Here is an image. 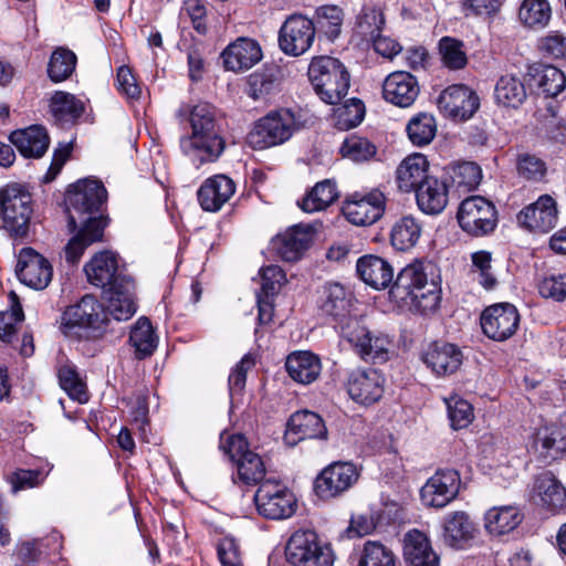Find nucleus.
Returning <instances> with one entry per match:
<instances>
[{
    "label": "nucleus",
    "mask_w": 566,
    "mask_h": 566,
    "mask_svg": "<svg viewBox=\"0 0 566 566\" xmlns=\"http://www.w3.org/2000/svg\"><path fill=\"white\" fill-rule=\"evenodd\" d=\"M338 197L336 185L331 180L317 182L312 190L298 203L300 208L313 213L322 211L331 206Z\"/></svg>",
    "instance_id": "a18cd8bd"
},
{
    "label": "nucleus",
    "mask_w": 566,
    "mask_h": 566,
    "mask_svg": "<svg viewBox=\"0 0 566 566\" xmlns=\"http://www.w3.org/2000/svg\"><path fill=\"white\" fill-rule=\"evenodd\" d=\"M261 290L258 294L266 297H274L282 284L285 282V274L277 265H268L261 269Z\"/></svg>",
    "instance_id": "e2e57ef3"
},
{
    "label": "nucleus",
    "mask_w": 566,
    "mask_h": 566,
    "mask_svg": "<svg viewBox=\"0 0 566 566\" xmlns=\"http://www.w3.org/2000/svg\"><path fill=\"white\" fill-rule=\"evenodd\" d=\"M538 291L543 297L558 302L564 301L566 298V273L544 277L538 285Z\"/></svg>",
    "instance_id": "338daca9"
},
{
    "label": "nucleus",
    "mask_w": 566,
    "mask_h": 566,
    "mask_svg": "<svg viewBox=\"0 0 566 566\" xmlns=\"http://www.w3.org/2000/svg\"><path fill=\"white\" fill-rule=\"evenodd\" d=\"M389 293L400 306L423 315L433 314L442 298L440 276L431 262L416 261L398 273Z\"/></svg>",
    "instance_id": "7ed1b4c3"
},
{
    "label": "nucleus",
    "mask_w": 566,
    "mask_h": 566,
    "mask_svg": "<svg viewBox=\"0 0 566 566\" xmlns=\"http://www.w3.org/2000/svg\"><path fill=\"white\" fill-rule=\"evenodd\" d=\"M235 191L234 182L224 175H217L207 179L198 190V200L201 208L216 212L229 201Z\"/></svg>",
    "instance_id": "c85d7f7f"
},
{
    "label": "nucleus",
    "mask_w": 566,
    "mask_h": 566,
    "mask_svg": "<svg viewBox=\"0 0 566 566\" xmlns=\"http://www.w3.org/2000/svg\"><path fill=\"white\" fill-rule=\"evenodd\" d=\"M539 48L554 59L566 57V36L559 32H551L541 40Z\"/></svg>",
    "instance_id": "774afa93"
},
{
    "label": "nucleus",
    "mask_w": 566,
    "mask_h": 566,
    "mask_svg": "<svg viewBox=\"0 0 566 566\" xmlns=\"http://www.w3.org/2000/svg\"><path fill=\"white\" fill-rule=\"evenodd\" d=\"M13 304L10 311L0 313V339L4 343H11L17 333V324L24 315L15 294L12 292Z\"/></svg>",
    "instance_id": "680f3d73"
},
{
    "label": "nucleus",
    "mask_w": 566,
    "mask_h": 566,
    "mask_svg": "<svg viewBox=\"0 0 566 566\" xmlns=\"http://www.w3.org/2000/svg\"><path fill=\"white\" fill-rule=\"evenodd\" d=\"M76 55L69 49H56L49 61L48 74L53 82H62L75 70Z\"/></svg>",
    "instance_id": "864d4df0"
},
{
    "label": "nucleus",
    "mask_w": 566,
    "mask_h": 566,
    "mask_svg": "<svg viewBox=\"0 0 566 566\" xmlns=\"http://www.w3.org/2000/svg\"><path fill=\"white\" fill-rule=\"evenodd\" d=\"M534 493L542 505L557 511L566 505V489L551 472L539 474L534 482Z\"/></svg>",
    "instance_id": "4c0bfd02"
},
{
    "label": "nucleus",
    "mask_w": 566,
    "mask_h": 566,
    "mask_svg": "<svg viewBox=\"0 0 566 566\" xmlns=\"http://www.w3.org/2000/svg\"><path fill=\"white\" fill-rule=\"evenodd\" d=\"M476 532L474 523L463 511L449 513L443 518V542L457 549L464 548Z\"/></svg>",
    "instance_id": "7c9ffc66"
},
{
    "label": "nucleus",
    "mask_w": 566,
    "mask_h": 566,
    "mask_svg": "<svg viewBox=\"0 0 566 566\" xmlns=\"http://www.w3.org/2000/svg\"><path fill=\"white\" fill-rule=\"evenodd\" d=\"M460 489L455 470L437 471L421 488L420 499L424 506L442 509L454 500Z\"/></svg>",
    "instance_id": "2eb2a0df"
},
{
    "label": "nucleus",
    "mask_w": 566,
    "mask_h": 566,
    "mask_svg": "<svg viewBox=\"0 0 566 566\" xmlns=\"http://www.w3.org/2000/svg\"><path fill=\"white\" fill-rule=\"evenodd\" d=\"M307 74L315 93L326 104L335 105L348 93L350 75L346 66L336 57L328 55L313 57Z\"/></svg>",
    "instance_id": "20e7f679"
},
{
    "label": "nucleus",
    "mask_w": 566,
    "mask_h": 566,
    "mask_svg": "<svg viewBox=\"0 0 566 566\" xmlns=\"http://www.w3.org/2000/svg\"><path fill=\"white\" fill-rule=\"evenodd\" d=\"M0 213L3 228L13 240L28 238L33 209L31 193L24 186L11 184L0 190Z\"/></svg>",
    "instance_id": "423d86ee"
},
{
    "label": "nucleus",
    "mask_w": 566,
    "mask_h": 566,
    "mask_svg": "<svg viewBox=\"0 0 566 566\" xmlns=\"http://www.w3.org/2000/svg\"><path fill=\"white\" fill-rule=\"evenodd\" d=\"M129 343L135 348L136 357L143 359L154 353L158 338L147 317H139L130 331Z\"/></svg>",
    "instance_id": "de8ad7c7"
},
{
    "label": "nucleus",
    "mask_w": 566,
    "mask_h": 566,
    "mask_svg": "<svg viewBox=\"0 0 566 566\" xmlns=\"http://www.w3.org/2000/svg\"><path fill=\"white\" fill-rule=\"evenodd\" d=\"M516 169L518 175L527 180H538L546 171L545 163L530 154H521L518 156Z\"/></svg>",
    "instance_id": "0e129e2a"
},
{
    "label": "nucleus",
    "mask_w": 566,
    "mask_h": 566,
    "mask_svg": "<svg viewBox=\"0 0 566 566\" xmlns=\"http://www.w3.org/2000/svg\"><path fill=\"white\" fill-rule=\"evenodd\" d=\"M492 255L486 251H478L472 254L473 273L479 283L486 290L496 285V279L492 271Z\"/></svg>",
    "instance_id": "052dcab7"
},
{
    "label": "nucleus",
    "mask_w": 566,
    "mask_h": 566,
    "mask_svg": "<svg viewBox=\"0 0 566 566\" xmlns=\"http://www.w3.org/2000/svg\"><path fill=\"white\" fill-rule=\"evenodd\" d=\"M437 133V123L433 115L419 113L410 118L407 125V134L410 142L418 147L430 144Z\"/></svg>",
    "instance_id": "09e8293b"
},
{
    "label": "nucleus",
    "mask_w": 566,
    "mask_h": 566,
    "mask_svg": "<svg viewBox=\"0 0 566 566\" xmlns=\"http://www.w3.org/2000/svg\"><path fill=\"white\" fill-rule=\"evenodd\" d=\"M386 208V197L378 190L354 192L344 202L343 213L355 226L366 227L378 221Z\"/></svg>",
    "instance_id": "ddd939ff"
},
{
    "label": "nucleus",
    "mask_w": 566,
    "mask_h": 566,
    "mask_svg": "<svg viewBox=\"0 0 566 566\" xmlns=\"http://www.w3.org/2000/svg\"><path fill=\"white\" fill-rule=\"evenodd\" d=\"M179 120H188L191 133L180 138V149L200 164L217 160L224 150V139L216 108L208 103L182 104L176 111Z\"/></svg>",
    "instance_id": "f03ea898"
},
{
    "label": "nucleus",
    "mask_w": 566,
    "mask_h": 566,
    "mask_svg": "<svg viewBox=\"0 0 566 566\" xmlns=\"http://www.w3.org/2000/svg\"><path fill=\"white\" fill-rule=\"evenodd\" d=\"M340 335L365 361L373 364L387 361L390 340L386 336H373L358 318H349L343 323Z\"/></svg>",
    "instance_id": "9d476101"
},
{
    "label": "nucleus",
    "mask_w": 566,
    "mask_h": 566,
    "mask_svg": "<svg viewBox=\"0 0 566 566\" xmlns=\"http://www.w3.org/2000/svg\"><path fill=\"white\" fill-rule=\"evenodd\" d=\"M327 429L319 415L301 410L294 412L289 421L284 440L290 446H295L305 439H326Z\"/></svg>",
    "instance_id": "4be33fe9"
},
{
    "label": "nucleus",
    "mask_w": 566,
    "mask_h": 566,
    "mask_svg": "<svg viewBox=\"0 0 566 566\" xmlns=\"http://www.w3.org/2000/svg\"><path fill=\"white\" fill-rule=\"evenodd\" d=\"M135 284L132 279L118 282L112 289H107L104 294L107 300L106 321L107 316L116 321H127L136 312V304L134 301Z\"/></svg>",
    "instance_id": "bb28decb"
},
{
    "label": "nucleus",
    "mask_w": 566,
    "mask_h": 566,
    "mask_svg": "<svg viewBox=\"0 0 566 566\" xmlns=\"http://www.w3.org/2000/svg\"><path fill=\"white\" fill-rule=\"evenodd\" d=\"M552 18V8L547 0H523L518 19L523 25L534 30L545 28Z\"/></svg>",
    "instance_id": "49530a36"
},
{
    "label": "nucleus",
    "mask_w": 566,
    "mask_h": 566,
    "mask_svg": "<svg viewBox=\"0 0 566 566\" xmlns=\"http://www.w3.org/2000/svg\"><path fill=\"white\" fill-rule=\"evenodd\" d=\"M343 10L336 6H324L316 10V30L323 33L329 41L336 40L343 25Z\"/></svg>",
    "instance_id": "3c124183"
},
{
    "label": "nucleus",
    "mask_w": 566,
    "mask_h": 566,
    "mask_svg": "<svg viewBox=\"0 0 566 566\" xmlns=\"http://www.w3.org/2000/svg\"><path fill=\"white\" fill-rule=\"evenodd\" d=\"M340 153L354 161H366L376 155V147L365 137L350 135L344 140Z\"/></svg>",
    "instance_id": "13d9d810"
},
{
    "label": "nucleus",
    "mask_w": 566,
    "mask_h": 566,
    "mask_svg": "<svg viewBox=\"0 0 566 566\" xmlns=\"http://www.w3.org/2000/svg\"><path fill=\"white\" fill-rule=\"evenodd\" d=\"M254 503L260 515L270 520L291 517L296 511L294 494L280 481L265 479L254 494Z\"/></svg>",
    "instance_id": "1a4fd4ad"
},
{
    "label": "nucleus",
    "mask_w": 566,
    "mask_h": 566,
    "mask_svg": "<svg viewBox=\"0 0 566 566\" xmlns=\"http://www.w3.org/2000/svg\"><path fill=\"white\" fill-rule=\"evenodd\" d=\"M285 558L292 566H333L334 563L331 546L311 530H298L292 534L285 546Z\"/></svg>",
    "instance_id": "6e6552de"
},
{
    "label": "nucleus",
    "mask_w": 566,
    "mask_h": 566,
    "mask_svg": "<svg viewBox=\"0 0 566 566\" xmlns=\"http://www.w3.org/2000/svg\"><path fill=\"white\" fill-rule=\"evenodd\" d=\"M10 142L18 148L22 156L40 158L48 150L50 138L43 126L33 125L11 133Z\"/></svg>",
    "instance_id": "f704fd0d"
},
{
    "label": "nucleus",
    "mask_w": 566,
    "mask_h": 566,
    "mask_svg": "<svg viewBox=\"0 0 566 566\" xmlns=\"http://www.w3.org/2000/svg\"><path fill=\"white\" fill-rule=\"evenodd\" d=\"M537 88L546 97H554L558 95L566 85V77L564 73L553 65H542L535 69L532 75Z\"/></svg>",
    "instance_id": "8fccbe9b"
},
{
    "label": "nucleus",
    "mask_w": 566,
    "mask_h": 566,
    "mask_svg": "<svg viewBox=\"0 0 566 566\" xmlns=\"http://www.w3.org/2000/svg\"><path fill=\"white\" fill-rule=\"evenodd\" d=\"M481 180L482 170L475 163L464 161L455 164L447 170L446 181L448 182L451 196H457L458 198L476 189Z\"/></svg>",
    "instance_id": "2f4dec72"
},
{
    "label": "nucleus",
    "mask_w": 566,
    "mask_h": 566,
    "mask_svg": "<svg viewBox=\"0 0 566 566\" xmlns=\"http://www.w3.org/2000/svg\"><path fill=\"white\" fill-rule=\"evenodd\" d=\"M385 377L375 368H358L348 374L346 389L353 400L371 405L384 395Z\"/></svg>",
    "instance_id": "f3484780"
},
{
    "label": "nucleus",
    "mask_w": 566,
    "mask_h": 566,
    "mask_svg": "<svg viewBox=\"0 0 566 566\" xmlns=\"http://www.w3.org/2000/svg\"><path fill=\"white\" fill-rule=\"evenodd\" d=\"M439 51L443 64L451 70H460L468 63L463 43L457 39L444 36L439 42Z\"/></svg>",
    "instance_id": "4d7b16f0"
},
{
    "label": "nucleus",
    "mask_w": 566,
    "mask_h": 566,
    "mask_svg": "<svg viewBox=\"0 0 566 566\" xmlns=\"http://www.w3.org/2000/svg\"><path fill=\"white\" fill-rule=\"evenodd\" d=\"M457 218L461 229L474 237L492 232L497 224L495 206L481 196L464 199L458 209Z\"/></svg>",
    "instance_id": "9b49d317"
},
{
    "label": "nucleus",
    "mask_w": 566,
    "mask_h": 566,
    "mask_svg": "<svg viewBox=\"0 0 566 566\" xmlns=\"http://www.w3.org/2000/svg\"><path fill=\"white\" fill-rule=\"evenodd\" d=\"M298 128L295 115L286 108L271 112L260 118L248 135L254 149H265L289 140Z\"/></svg>",
    "instance_id": "0eeeda50"
},
{
    "label": "nucleus",
    "mask_w": 566,
    "mask_h": 566,
    "mask_svg": "<svg viewBox=\"0 0 566 566\" xmlns=\"http://www.w3.org/2000/svg\"><path fill=\"white\" fill-rule=\"evenodd\" d=\"M262 56L259 42L250 38L237 39L222 52L224 67L233 72L253 67L262 60Z\"/></svg>",
    "instance_id": "393cba45"
},
{
    "label": "nucleus",
    "mask_w": 566,
    "mask_h": 566,
    "mask_svg": "<svg viewBox=\"0 0 566 566\" xmlns=\"http://www.w3.org/2000/svg\"><path fill=\"white\" fill-rule=\"evenodd\" d=\"M517 221L525 229L548 232L557 223L555 200L548 195L541 196L517 214Z\"/></svg>",
    "instance_id": "412c9836"
},
{
    "label": "nucleus",
    "mask_w": 566,
    "mask_h": 566,
    "mask_svg": "<svg viewBox=\"0 0 566 566\" xmlns=\"http://www.w3.org/2000/svg\"><path fill=\"white\" fill-rule=\"evenodd\" d=\"M285 367L290 377L303 385L315 381L322 370L319 357L306 350L290 354Z\"/></svg>",
    "instance_id": "e433bc0d"
},
{
    "label": "nucleus",
    "mask_w": 566,
    "mask_h": 566,
    "mask_svg": "<svg viewBox=\"0 0 566 566\" xmlns=\"http://www.w3.org/2000/svg\"><path fill=\"white\" fill-rule=\"evenodd\" d=\"M313 239L314 229L311 226L295 224L276 237L274 248L284 261L294 262L304 255Z\"/></svg>",
    "instance_id": "b1692460"
},
{
    "label": "nucleus",
    "mask_w": 566,
    "mask_h": 566,
    "mask_svg": "<svg viewBox=\"0 0 566 566\" xmlns=\"http://www.w3.org/2000/svg\"><path fill=\"white\" fill-rule=\"evenodd\" d=\"M107 192L95 179H83L72 185L65 198L69 229L75 234L64 248L67 264L75 265L84 251L95 242H102L107 219L101 214Z\"/></svg>",
    "instance_id": "f257e3e1"
},
{
    "label": "nucleus",
    "mask_w": 566,
    "mask_h": 566,
    "mask_svg": "<svg viewBox=\"0 0 566 566\" xmlns=\"http://www.w3.org/2000/svg\"><path fill=\"white\" fill-rule=\"evenodd\" d=\"M315 34L316 28L311 19L292 14L279 31V46L286 55L301 56L313 45Z\"/></svg>",
    "instance_id": "f8f14e48"
},
{
    "label": "nucleus",
    "mask_w": 566,
    "mask_h": 566,
    "mask_svg": "<svg viewBox=\"0 0 566 566\" xmlns=\"http://www.w3.org/2000/svg\"><path fill=\"white\" fill-rule=\"evenodd\" d=\"M421 233V222L412 216H405L394 223L390 241L396 250L408 251L418 243Z\"/></svg>",
    "instance_id": "37998d69"
},
{
    "label": "nucleus",
    "mask_w": 566,
    "mask_h": 566,
    "mask_svg": "<svg viewBox=\"0 0 566 566\" xmlns=\"http://www.w3.org/2000/svg\"><path fill=\"white\" fill-rule=\"evenodd\" d=\"M358 566H396L394 553L379 542L364 544Z\"/></svg>",
    "instance_id": "6e6d98bb"
},
{
    "label": "nucleus",
    "mask_w": 566,
    "mask_h": 566,
    "mask_svg": "<svg viewBox=\"0 0 566 566\" xmlns=\"http://www.w3.org/2000/svg\"><path fill=\"white\" fill-rule=\"evenodd\" d=\"M494 97L499 105L517 108L526 97V88L523 81L514 74L502 75L494 88Z\"/></svg>",
    "instance_id": "79ce46f5"
},
{
    "label": "nucleus",
    "mask_w": 566,
    "mask_h": 566,
    "mask_svg": "<svg viewBox=\"0 0 566 566\" xmlns=\"http://www.w3.org/2000/svg\"><path fill=\"white\" fill-rule=\"evenodd\" d=\"M480 106V98L465 85L447 87L438 98V107L447 117L465 120L473 116Z\"/></svg>",
    "instance_id": "a211bd4d"
},
{
    "label": "nucleus",
    "mask_w": 566,
    "mask_h": 566,
    "mask_svg": "<svg viewBox=\"0 0 566 566\" xmlns=\"http://www.w3.org/2000/svg\"><path fill=\"white\" fill-rule=\"evenodd\" d=\"M520 326L517 308L510 303H497L481 314V327L485 336L495 342L511 338Z\"/></svg>",
    "instance_id": "4468645a"
},
{
    "label": "nucleus",
    "mask_w": 566,
    "mask_h": 566,
    "mask_svg": "<svg viewBox=\"0 0 566 566\" xmlns=\"http://www.w3.org/2000/svg\"><path fill=\"white\" fill-rule=\"evenodd\" d=\"M420 87L417 78L406 71L390 73L382 83L384 98L399 107H409L417 99Z\"/></svg>",
    "instance_id": "5701e85b"
},
{
    "label": "nucleus",
    "mask_w": 566,
    "mask_h": 566,
    "mask_svg": "<svg viewBox=\"0 0 566 566\" xmlns=\"http://www.w3.org/2000/svg\"><path fill=\"white\" fill-rule=\"evenodd\" d=\"M429 163L422 154L415 153L407 156L396 169V182L400 191L410 192L424 184L430 176Z\"/></svg>",
    "instance_id": "cd10ccee"
},
{
    "label": "nucleus",
    "mask_w": 566,
    "mask_h": 566,
    "mask_svg": "<svg viewBox=\"0 0 566 566\" xmlns=\"http://www.w3.org/2000/svg\"><path fill=\"white\" fill-rule=\"evenodd\" d=\"M416 191L419 208L429 214L440 213L447 206L451 191L447 181L429 178Z\"/></svg>",
    "instance_id": "473e14b6"
},
{
    "label": "nucleus",
    "mask_w": 566,
    "mask_h": 566,
    "mask_svg": "<svg viewBox=\"0 0 566 566\" xmlns=\"http://www.w3.org/2000/svg\"><path fill=\"white\" fill-rule=\"evenodd\" d=\"M57 376L61 388L70 398L78 401L80 403L87 402L88 392L86 390V385L74 366L64 365L60 367Z\"/></svg>",
    "instance_id": "5fc2aeb1"
},
{
    "label": "nucleus",
    "mask_w": 566,
    "mask_h": 566,
    "mask_svg": "<svg viewBox=\"0 0 566 566\" xmlns=\"http://www.w3.org/2000/svg\"><path fill=\"white\" fill-rule=\"evenodd\" d=\"M84 272L90 284L103 289H112L118 282L129 280L118 271V261L115 253L101 251L92 256L84 265Z\"/></svg>",
    "instance_id": "aec40b11"
},
{
    "label": "nucleus",
    "mask_w": 566,
    "mask_h": 566,
    "mask_svg": "<svg viewBox=\"0 0 566 566\" xmlns=\"http://www.w3.org/2000/svg\"><path fill=\"white\" fill-rule=\"evenodd\" d=\"M352 306V297L345 291L344 286L338 283H327L323 287L321 308L322 311L338 322V328L349 318V308Z\"/></svg>",
    "instance_id": "c9c22d12"
},
{
    "label": "nucleus",
    "mask_w": 566,
    "mask_h": 566,
    "mask_svg": "<svg viewBox=\"0 0 566 566\" xmlns=\"http://www.w3.org/2000/svg\"><path fill=\"white\" fill-rule=\"evenodd\" d=\"M386 21L384 13L376 8H365L357 17L354 29V39L358 44H367L382 33Z\"/></svg>",
    "instance_id": "c03bdc74"
},
{
    "label": "nucleus",
    "mask_w": 566,
    "mask_h": 566,
    "mask_svg": "<svg viewBox=\"0 0 566 566\" xmlns=\"http://www.w3.org/2000/svg\"><path fill=\"white\" fill-rule=\"evenodd\" d=\"M357 468L350 462H334L326 467L315 480V491L322 499L335 497L358 480Z\"/></svg>",
    "instance_id": "dca6fc26"
},
{
    "label": "nucleus",
    "mask_w": 566,
    "mask_h": 566,
    "mask_svg": "<svg viewBox=\"0 0 566 566\" xmlns=\"http://www.w3.org/2000/svg\"><path fill=\"white\" fill-rule=\"evenodd\" d=\"M356 269L360 279L375 290L386 289L394 279L392 266L385 259L377 255L359 258Z\"/></svg>",
    "instance_id": "72a5a7b5"
},
{
    "label": "nucleus",
    "mask_w": 566,
    "mask_h": 566,
    "mask_svg": "<svg viewBox=\"0 0 566 566\" xmlns=\"http://www.w3.org/2000/svg\"><path fill=\"white\" fill-rule=\"evenodd\" d=\"M50 111L56 123L71 125L83 114L84 103L71 93L57 91L51 97Z\"/></svg>",
    "instance_id": "a19ab883"
},
{
    "label": "nucleus",
    "mask_w": 566,
    "mask_h": 566,
    "mask_svg": "<svg viewBox=\"0 0 566 566\" xmlns=\"http://www.w3.org/2000/svg\"><path fill=\"white\" fill-rule=\"evenodd\" d=\"M403 555L409 566H439L440 562L427 535L418 530L406 534Z\"/></svg>",
    "instance_id": "c756f323"
},
{
    "label": "nucleus",
    "mask_w": 566,
    "mask_h": 566,
    "mask_svg": "<svg viewBox=\"0 0 566 566\" xmlns=\"http://www.w3.org/2000/svg\"><path fill=\"white\" fill-rule=\"evenodd\" d=\"M522 520L523 515L516 506L506 505L490 509L485 513L484 523L491 535L500 536L515 530Z\"/></svg>",
    "instance_id": "ea45409f"
},
{
    "label": "nucleus",
    "mask_w": 566,
    "mask_h": 566,
    "mask_svg": "<svg viewBox=\"0 0 566 566\" xmlns=\"http://www.w3.org/2000/svg\"><path fill=\"white\" fill-rule=\"evenodd\" d=\"M254 358L247 354L234 366L229 375V391L231 396L241 394L245 386L247 374L254 366Z\"/></svg>",
    "instance_id": "69168bd1"
},
{
    "label": "nucleus",
    "mask_w": 566,
    "mask_h": 566,
    "mask_svg": "<svg viewBox=\"0 0 566 566\" xmlns=\"http://www.w3.org/2000/svg\"><path fill=\"white\" fill-rule=\"evenodd\" d=\"M451 427L455 430L467 428L473 420V408L458 396L444 399Z\"/></svg>",
    "instance_id": "bf43d9fd"
},
{
    "label": "nucleus",
    "mask_w": 566,
    "mask_h": 566,
    "mask_svg": "<svg viewBox=\"0 0 566 566\" xmlns=\"http://www.w3.org/2000/svg\"><path fill=\"white\" fill-rule=\"evenodd\" d=\"M19 280L34 290L45 289L53 275L52 265L32 248H23L15 268Z\"/></svg>",
    "instance_id": "6ab92c4d"
},
{
    "label": "nucleus",
    "mask_w": 566,
    "mask_h": 566,
    "mask_svg": "<svg viewBox=\"0 0 566 566\" xmlns=\"http://www.w3.org/2000/svg\"><path fill=\"white\" fill-rule=\"evenodd\" d=\"M106 323V312L93 295H84L61 316V332L69 338L97 337Z\"/></svg>",
    "instance_id": "39448f33"
},
{
    "label": "nucleus",
    "mask_w": 566,
    "mask_h": 566,
    "mask_svg": "<svg viewBox=\"0 0 566 566\" xmlns=\"http://www.w3.org/2000/svg\"><path fill=\"white\" fill-rule=\"evenodd\" d=\"M280 87V70L275 65H265L248 77L247 94L254 101H264Z\"/></svg>",
    "instance_id": "58836bf2"
},
{
    "label": "nucleus",
    "mask_w": 566,
    "mask_h": 566,
    "mask_svg": "<svg viewBox=\"0 0 566 566\" xmlns=\"http://www.w3.org/2000/svg\"><path fill=\"white\" fill-rule=\"evenodd\" d=\"M463 360L461 349L451 343L436 342L423 355L424 364L438 376L451 375L459 369Z\"/></svg>",
    "instance_id": "a878e982"
},
{
    "label": "nucleus",
    "mask_w": 566,
    "mask_h": 566,
    "mask_svg": "<svg viewBox=\"0 0 566 566\" xmlns=\"http://www.w3.org/2000/svg\"><path fill=\"white\" fill-rule=\"evenodd\" d=\"M237 470L239 480L247 485L261 484L266 472L262 458L254 452H248L243 459L237 460Z\"/></svg>",
    "instance_id": "603ef678"
}]
</instances>
